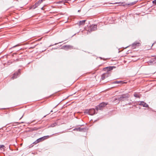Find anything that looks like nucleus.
Listing matches in <instances>:
<instances>
[{
	"label": "nucleus",
	"mask_w": 156,
	"mask_h": 156,
	"mask_svg": "<svg viewBox=\"0 0 156 156\" xmlns=\"http://www.w3.org/2000/svg\"><path fill=\"white\" fill-rule=\"evenodd\" d=\"M48 136H44L42 137H41L38 139H37L35 142L34 143L35 144H37L39 142L42 141H43V140H44L45 139H46V137H48Z\"/></svg>",
	"instance_id": "39448f33"
},
{
	"label": "nucleus",
	"mask_w": 156,
	"mask_h": 156,
	"mask_svg": "<svg viewBox=\"0 0 156 156\" xmlns=\"http://www.w3.org/2000/svg\"><path fill=\"white\" fill-rule=\"evenodd\" d=\"M153 4H156V0H154L153 1Z\"/></svg>",
	"instance_id": "4be33fe9"
},
{
	"label": "nucleus",
	"mask_w": 156,
	"mask_h": 156,
	"mask_svg": "<svg viewBox=\"0 0 156 156\" xmlns=\"http://www.w3.org/2000/svg\"><path fill=\"white\" fill-rule=\"evenodd\" d=\"M86 20H83L82 21H80L79 22V25L80 26V25H83L85 23V22H86Z\"/></svg>",
	"instance_id": "ddd939ff"
},
{
	"label": "nucleus",
	"mask_w": 156,
	"mask_h": 156,
	"mask_svg": "<svg viewBox=\"0 0 156 156\" xmlns=\"http://www.w3.org/2000/svg\"><path fill=\"white\" fill-rule=\"evenodd\" d=\"M57 125V123L56 122H55L52 124L50 126L51 127H54V126H55L56 125Z\"/></svg>",
	"instance_id": "dca6fc26"
},
{
	"label": "nucleus",
	"mask_w": 156,
	"mask_h": 156,
	"mask_svg": "<svg viewBox=\"0 0 156 156\" xmlns=\"http://www.w3.org/2000/svg\"><path fill=\"white\" fill-rule=\"evenodd\" d=\"M95 111L94 109H91L89 110L88 113L90 115H93L95 114Z\"/></svg>",
	"instance_id": "423d86ee"
},
{
	"label": "nucleus",
	"mask_w": 156,
	"mask_h": 156,
	"mask_svg": "<svg viewBox=\"0 0 156 156\" xmlns=\"http://www.w3.org/2000/svg\"><path fill=\"white\" fill-rule=\"evenodd\" d=\"M136 2L135 1L133 2H132V3L128 4H127V5H130V6L132 5H134L136 3Z\"/></svg>",
	"instance_id": "2eb2a0df"
},
{
	"label": "nucleus",
	"mask_w": 156,
	"mask_h": 156,
	"mask_svg": "<svg viewBox=\"0 0 156 156\" xmlns=\"http://www.w3.org/2000/svg\"><path fill=\"white\" fill-rule=\"evenodd\" d=\"M58 44V43H55V45H56V44Z\"/></svg>",
	"instance_id": "393cba45"
},
{
	"label": "nucleus",
	"mask_w": 156,
	"mask_h": 156,
	"mask_svg": "<svg viewBox=\"0 0 156 156\" xmlns=\"http://www.w3.org/2000/svg\"><path fill=\"white\" fill-rule=\"evenodd\" d=\"M129 98L128 94H123L121 95L120 97L115 98H114L113 101L115 103H118L120 101H123L124 99H126Z\"/></svg>",
	"instance_id": "f257e3e1"
},
{
	"label": "nucleus",
	"mask_w": 156,
	"mask_h": 156,
	"mask_svg": "<svg viewBox=\"0 0 156 156\" xmlns=\"http://www.w3.org/2000/svg\"><path fill=\"white\" fill-rule=\"evenodd\" d=\"M20 45V44H17V45H15V46H14L13 47V48H15V47H17V46H19Z\"/></svg>",
	"instance_id": "412c9836"
},
{
	"label": "nucleus",
	"mask_w": 156,
	"mask_h": 156,
	"mask_svg": "<svg viewBox=\"0 0 156 156\" xmlns=\"http://www.w3.org/2000/svg\"><path fill=\"white\" fill-rule=\"evenodd\" d=\"M97 29V25L95 24L92 25L89 27L87 30V33L96 30Z\"/></svg>",
	"instance_id": "7ed1b4c3"
},
{
	"label": "nucleus",
	"mask_w": 156,
	"mask_h": 156,
	"mask_svg": "<svg viewBox=\"0 0 156 156\" xmlns=\"http://www.w3.org/2000/svg\"><path fill=\"white\" fill-rule=\"evenodd\" d=\"M20 49H21V48H19V49H18V50H20Z\"/></svg>",
	"instance_id": "cd10ccee"
},
{
	"label": "nucleus",
	"mask_w": 156,
	"mask_h": 156,
	"mask_svg": "<svg viewBox=\"0 0 156 156\" xmlns=\"http://www.w3.org/2000/svg\"><path fill=\"white\" fill-rule=\"evenodd\" d=\"M20 70H18V72L17 73H15L14 74L13 76L11 78L12 79H15L17 77V75H18L19 73H20Z\"/></svg>",
	"instance_id": "1a4fd4ad"
},
{
	"label": "nucleus",
	"mask_w": 156,
	"mask_h": 156,
	"mask_svg": "<svg viewBox=\"0 0 156 156\" xmlns=\"http://www.w3.org/2000/svg\"><path fill=\"white\" fill-rule=\"evenodd\" d=\"M53 112V111H52V110H51V112Z\"/></svg>",
	"instance_id": "bb28decb"
},
{
	"label": "nucleus",
	"mask_w": 156,
	"mask_h": 156,
	"mask_svg": "<svg viewBox=\"0 0 156 156\" xmlns=\"http://www.w3.org/2000/svg\"><path fill=\"white\" fill-rule=\"evenodd\" d=\"M139 105H142L144 107H148V105L143 101H141Z\"/></svg>",
	"instance_id": "6e6552de"
},
{
	"label": "nucleus",
	"mask_w": 156,
	"mask_h": 156,
	"mask_svg": "<svg viewBox=\"0 0 156 156\" xmlns=\"http://www.w3.org/2000/svg\"><path fill=\"white\" fill-rule=\"evenodd\" d=\"M140 45L141 44L140 42L136 41L133 43L131 45V48L133 49L140 46Z\"/></svg>",
	"instance_id": "20e7f679"
},
{
	"label": "nucleus",
	"mask_w": 156,
	"mask_h": 156,
	"mask_svg": "<svg viewBox=\"0 0 156 156\" xmlns=\"http://www.w3.org/2000/svg\"><path fill=\"white\" fill-rule=\"evenodd\" d=\"M114 83H117V84H119V83H126V82H123L122 81H115L114 82Z\"/></svg>",
	"instance_id": "4468645a"
},
{
	"label": "nucleus",
	"mask_w": 156,
	"mask_h": 156,
	"mask_svg": "<svg viewBox=\"0 0 156 156\" xmlns=\"http://www.w3.org/2000/svg\"><path fill=\"white\" fill-rule=\"evenodd\" d=\"M148 63H156V57L152 59L151 60L149 61L148 62Z\"/></svg>",
	"instance_id": "9d476101"
},
{
	"label": "nucleus",
	"mask_w": 156,
	"mask_h": 156,
	"mask_svg": "<svg viewBox=\"0 0 156 156\" xmlns=\"http://www.w3.org/2000/svg\"><path fill=\"white\" fill-rule=\"evenodd\" d=\"M5 147V146L3 145H0V149L3 148L4 149V148Z\"/></svg>",
	"instance_id": "a211bd4d"
},
{
	"label": "nucleus",
	"mask_w": 156,
	"mask_h": 156,
	"mask_svg": "<svg viewBox=\"0 0 156 156\" xmlns=\"http://www.w3.org/2000/svg\"><path fill=\"white\" fill-rule=\"evenodd\" d=\"M23 115L22 116V117L20 119H21L23 117Z\"/></svg>",
	"instance_id": "5701e85b"
},
{
	"label": "nucleus",
	"mask_w": 156,
	"mask_h": 156,
	"mask_svg": "<svg viewBox=\"0 0 156 156\" xmlns=\"http://www.w3.org/2000/svg\"><path fill=\"white\" fill-rule=\"evenodd\" d=\"M63 47L67 48H69L70 47V46L69 45H66L65 46H63L62 47V48H63Z\"/></svg>",
	"instance_id": "6ab92c4d"
},
{
	"label": "nucleus",
	"mask_w": 156,
	"mask_h": 156,
	"mask_svg": "<svg viewBox=\"0 0 156 156\" xmlns=\"http://www.w3.org/2000/svg\"><path fill=\"white\" fill-rule=\"evenodd\" d=\"M134 96L135 97H136V98H139V95L137 94H134Z\"/></svg>",
	"instance_id": "aec40b11"
},
{
	"label": "nucleus",
	"mask_w": 156,
	"mask_h": 156,
	"mask_svg": "<svg viewBox=\"0 0 156 156\" xmlns=\"http://www.w3.org/2000/svg\"><path fill=\"white\" fill-rule=\"evenodd\" d=\"M115 67L114 66H110L109 67H107V69H108V70H110L113 69V68Z\"/></svg>",
	"instance_id": "f3484780"
},
{
	"label": "nucleus",
	"mask_w": 156,
	"mask_h": 156,
	"mask_svg": "<svg viewBox=\"0 0 156 156\" xmlns=\"http://www.w3.org/2000/svg\"><path fill=\"white\" fill-rule=\"evenodd\" d=\"M108 76V74L107 73H104L101 76V79L102 80H104L105 78Z\"/></svg>",
	"instance_id": "f8f14e48"
},
{
	"label": "nucleus",
	"mask_w": 156,
	"mask_h": 156,
	"mask_svg": "<svg viewBox=\"0 0 156 156\" xmlns=\"http://www.w3.org/2000/svg\"><path fill=\"white\" fill-rule=\"evenodd\" d=\"M115 3V4H118V3H119L116 2V3Z\"/></svg>",
	"instance_id": "a878e982"
},
{
	"label": "nucleus",
	"mask_w": 156,
	"mask_h": 156,
	"mask_svg": "<svg viewBox=\"0 0 156 156\" xmlns=\"http://www.w3.org/2000/svg\"><path fill=\"white\" fill-rule=\"evenodd\" d=\"M45 0H40L39 2L36 3L33 6L34 9L35 8L37 7L39 4H40L43 1H44Z\"/></svg>",
	"instance_id": "0eeeda50"
},
{
	"label": "nucleus",
	"mask_w": 156,
	"mask_h": 156,
	"mask_svg": "<svg viewBox=\"0 0 156 156\" xmlns=\"http://www.w3.org/2000/svg\"><path fill=\"white\" fill-rule=\"evenodd\" d=\"M85 128H80V127L78 128H75L74 129H73L74 130H76L77 131H82L84 129H85Z\"/></svg>",
	"instance_id": "9b49d317"
},
{
	"label": "nucleus",
	"mask_w": 156,
	"mask_h": 156,
	"mask_svg": "<svg viewBox=\"0 0 156 156\" xmlns=\"http://www.w3.org/2000/svg\"><path fill=\"white\" fill-rule=\"evenodd\" d=\"M107 104V103H105L104 102H102L100 103L98 106H97L96 109L97 110H101Z\"/></svg>",
	"instance_id": "f03ea898"
},
{
	"label": "nucleus",
	"mask_w": 156,
	"mask_h": 156,
	"mask_svg": "<svg viewBox=\"0 0 156 156\" xmlns=\"http://www.w3.org/2000/svg\"><path fill=\"white\" fill-rule=\"evenodd\" d=\"M80 12V10H78V12Z\"/></svg>",
	"instance_id": "b1692460"
}]
</instances>
